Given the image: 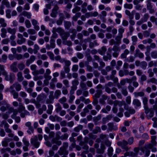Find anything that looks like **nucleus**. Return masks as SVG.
Returning <instances> with one entry per match:
<instances>
[{
	"instance_id": "f257e3e1",
	"label": "nucleus",
	"mask_w": 157,
	"mask_h": 157,
	"mask_svg": "<svg viewBox=\"0 0 157 157\" xmlns=\"http://www.w3.org/2000/svg\"><path fill=\"white\" fill-rule=\"evenodd\" d=\"M3 75L5 76V78L6 80L10 81L11 83L13 82L15 78V75L13 73H10L9 75H8L7 72H5Z\"/></svg>"
},
{
	"instance_id": "f03ea898",
	"label": "nucleus",
	"mask_w": 157,
	"mask_h": 157,
	"mask_svg": "<svg viewBox=\"0 0 157 157\" xmlns=\"http://www.w3.org/2000/svg\"><path fill=\"white\" fill-rule=\"evenodd\" d=\"M117 145L121 147L123 149L125 150V151H128L129 148L127 146L128 143L127 141L124 140L121 141H118L117 143Z\"/></svg>"
},
{
	"instance_id": "7ed1b4c3",
	"label": "nucleus",
	"mask_w": 157,
	"mask_h": 157,
	"mask_svg": "<svg viewBox=\"0 0 157 157\" xmlns=\"http://www.w3.org/2000/svg\"><path fill=\"white\" fill-rule=\"evenodd\" d=\"M30 142L31 144L36 148H38L40 145V143L38 141L37 137L36 136H34L31 139Z\"/></svg>"
},
{
	"instance_id": "20e7f679",
	"label": "nucleus",
	"mask_w": 157,
	"mask_h": 157,
	"mask_svg": "<svg viewBox=\"0 0 157 157\" xmlns=\"http://www.w3.org/2000/svg\"><path fill=\"white\" fill-rule=\"evenodd\" d=\"M145 111V112L147 115V116L148 119H150L152 117L154 114L153 110L152 109L147 108L144 109Z\"/></svg>"
},
{
	"instance_id": "39448f33",
	"label": "nucleus",
	"mask_w": 157,
	"mask_h": 157,
	"mask_svg": "<svg viewBox=\"0 0 157 157\" xmlns=\"http://www.w3.org/2000/svg\"><path fill=\"white\" fill-rule=\"evenodd\" d=\"M59 9V7L56 5L52 9L50 16L52 17H56L57 14V11Z\"/></svg>"
},
{
	"instance_id": "423d86ee",
	"label": "nucleus",
	"mask_w": 157,
	"mask_h": 157,
	"mask_svg": "<svg viewBox=\"0 0 157 157\" xmlns=\"http://www.w3.org/2000/svg\"><path fill=\"white\" fill-rule=\"evenodd\" d=\"M107 125L108 127V130L110 131L116 130L117 129V126L114 125L113 123H109Z\"/></svg>"
},
{
	"instance_id": "0eeeda50",
	"label": "nucleus",
	"mask_w": 157,
	"mask_h": 157,
	"mask_svg": "<svg viewBox=\"0 0 157 157\" xmlns=\"http://www.w3.org/2000/svg\"><path fill=\"white\" fill-rule=\"evenodd\" d=\"M49 119L52 121L54 122L57 121H61L62 118L56 115L54 116L51 115L49 117Z\"/></svg>"
},
{
	"instance_id": "6e6552de",
	"label": "nucleus",
	"mask_w": 157,
	"mask_h": 157,
	"mask_svg": "<svg viewBox=\"0 0 157 157\" xmlns=\"http://www.w3.org/2000/svg\"><path fill=\"white\" fill-rule=\"evenodd\" d=\"M134 56L136 57H138L140 58H143L144 55V54L141 52L138 49H136L135 50V53Z\"/></svg>"
},
{
	"instance_id": "1a4fd4ad",
	"label": "nucleus",
	"mask_w": 157,
	"mask_h": 157,
	"mask_svg": "<svg viewBox=\"0 0 157 157\" xmlns=\"http://www.w3.org/2000/svg\"><path fill=\"white\" fill-rule=\"evenodd\" d=\"M72 86L71 88L72 90H75L77 88V86L79 84V82L77 79H75L71 82Z\"/></svg>"
},
{
	"instance_id": "9d476101",
	"label": "nucleus",
	"mask_w": 157,
	"mask_h": 157,
	"mask_svg": "<svg viewBox=\"0 0 157 157\" xmlns=\"http://www.w3.org/2000/svg\"><path fill=\"white\" fill-rule=\"evenodd\" d=\"M58 154L61 155H67L68 153V151H67L65 149H64L61 147L58 150Z\"/></svg>"
},
{
	"instance_id": "9b49d317",
	"label": "nucleus",
	"mask_w": 157,
	"mask_h": 157,
	"mask_svg": "<svg viewBox=\"0 0 157 157\" xmlns=\"http://www.w3.org/2000/svg\"><path fill=\"white\" fill-rule=\"evenodd\" d=\"M10 87H12L13 89H14V88L15 87L17 91H20L21 88V85L17 82H15Z\"/></svg>"
},
{
	"instance_id": "f8f14e48",
	"label": "nucleus",
	"mask_w": 157,
	"mask_h": 157,
	"mask_svg": "<svg viewBox=\"0 0 157 157\" xmlns=\"http://www.w3.org/2000/svg\"><path fill=\"white\" fill-rule=\"evenodd\" d=\"M10 92L12 94L14 98H17L18 97V94L16 91L13 89L12 87H10L9 88Z\"/></svg>"
},
{
	"instance_id": "ddd939ff",
	"label": "nucleus",
	"mask_w": 157,
	"mask_h": 157,
	"mask_svg": "<svg viewBox=\"0 0 157 157\" xmlns=\"http://www.w3.org/2000/svg\"><path fill=\"white\" fill-rule=\"evenodd\" d=\"M17 62H14L10 66V69L13 72H16L18 71V69L17 67Z\"/></svg>"
},
{
	"instance_id": "4468645a",
	"label": "nucleus",
	"mask_w": 157,
	"mask_h": 157,
	"mask_svg": "<svg viewBox=\"0 0 157 157\" xmlns=\"http://www.w3.org/2000/svg\"><path fill=\"white\" fill-rule=\"evenodd\" d=\"M108 51H109V53H107L106 56H104L103 57L105 61H107L108 59H110L111 58V49L109 48L108 49Z\"/></svg>"
},
{
	"instance_id": "2eb2a0df",
	"label": "nucleus",
	"mask_w": 157,
	"mask_h": 157,
	"mask_svg": "<svg viewBox=\"0 0 157 157\" xmlns=\"http://www.w3.org/2000/svg\"><path fill=\"white\" fill-rule=\"evenodd\" d=\"M1 33L0 35L1 37L2 38H4L6 37L7 35V29H6L4 28H2L1 29Z\"/></svg>"
},
{
	"instance_id": "dca6fc26",
	"label": "nucleus",
	"mask_w": 157,
	"mask_h": 157,
	"mask_svg": "<svg viewBox=\"0 0 157 157\" xmlns=\"http://www.w3.org/2000/svg\"><path fill=\"white\" fill-rule=\"evenodd\" d=\"M153 146H153V145H152V144L151 143H147V144H146L145 145L144 147L141 148V150L143 153H144V149H151L152 148V147Z\"/></svg>"
},
{
	"instance_id": "f3484780",
	"label": "nucleus",
	"mask_w": 157,
	"mask_h": 157,
	"mask_svg": "<svg viewBox=\"0 0 157 157\" xmlns=\"http://www.w3.org/2000/svg\"><path fill=\"white\" fill-rule=\"evenodd\" d=\"M63 40H66L69 36V33L64 31L60 35Z\"/></svg>"
},
{
	"instance_id": "a211bd4d",
	"label": "nucleus",
	"mask_w": 157,
	"mask_h": 157,
	"mask_svg": "<svg viewBox=\"0 0 157 157\" xmlns=\"http://www.w3.org/2000/svg\"><path fill=\"white\" fill-rule=\"evenodd\" d=\"M52 29L53 32H57L60 35L64 31V30L60 27L57 28L54 27L52 28Z\"/></svg>"
},
{
	"instance_id": "6ab92c4d",
	"label": "nucleus",
	"mask_w": 157,
	"mask_h": 157,
	"mask_svg": "<svg viewBox=\"0 0 157 157\" xmlns=\"http://www.w3.org/2000/svg\"><path fill=\"white\" fill-rule=\"evenodd\" d=\"M21 15L23 16L26 17L27 18L30 19L32 16L31 13L29 12H28L26 11H23L21 13Z\"/></svg>"
},
{
	"instance_id": "aec40b11",
	"label": "nucleus",
	"mask_w": 157,
	"mask_h": 157,
	"mask_svg": "<svg viewBox=\"0 0 157 157\" xmlns=\"http://www.w3.org/2000/svg\"><path fill=\"white\" fill-rule=\"evenodd\" d=\"M7 30L8 32L11 34H15L17 31L15 28L12 29L10 27L7 28Z\"/></svg>"
},
{
	"instance_id": "412c9836",
	"label": "nucleus",
	"mask_w": 157,
	"mask_h": 157,
	"mask_svg": "<svg viewBox=\"0 0 157 157\" xmlns=\"http://www.w3.org/2000/svg\"><path fill=\"white\" fill-rule=\"evenodd\" d=\"M79 85L81 89L82 90H86L88 89L86 83L83 81L80 82Z\"/></svg>"
},
{
	"instance_id": "4be33fe9",
	"label": "nucleus",
	"mask_w": 157,
	"mask_h": 157,
	"mask_svg": "<svg viewBox=\"0 0 157 157\" xmlns=\"http://www.w3.org/2000/svg\"><path fill=\"white\" fill-rule=\"evenodd\" d=\"M123 36H120L119 35H118L115 38V39L116 40V44L119 45L121 43V39L122 38Z\"/></svg>"
},
{
	"instance_id": "5701e85b",
	"label": "nucleus",
	"mask_w": 157,
	"mask_h": 157,
	"mask_svg": "<svg viewBox=\"0 0 157 157\" xmlns=\"http://www.w3.org/2000/svg\"><path fill=\"white\" fill-rule=\"evenodd\" d=\"M59 139H57L56 137L53 138L52 140V142L53 144H56L58 146H60L62 144L61 141L58 140Z\"/></svg>"
},
{
	"instance_id": "b1692460",
	"label": "nucleus",
	"mask_w": 157,
	"mask_h": 157,
	"mask_svg": "<svg viewBox=\"0 0 157 157\" xmlns=\"http://www.w3.org/2000/svg\"><path fill=\"white\" fill-rule=\"evenodd\" d=\"M129 53V51L127 49H125L121 55V57L122 58L124 59L126 58L127 57V55Z\"/></svg>"
},
{
	"instance_id": "393cba45",
	"label": "nucleus",
	"mask_w": 157,
	"mask_h": 157,
	"mask_svg": "<svg viewBox=\"0 0 157 157\" xmlns=\"http://www.w3.org/2000/svg\"><path fill=\"white\" fill-rule=\"evenodd\" d=\"M55 111L57 113L59 112L62 109L61 106L59 103H58L55 105Z\"/></svg>"
},
{
	"instance_id": "a878e982",
	"label": "nucleus",
	"mask_w": 157,
	"mask_h": 157,
	"mask_svg": "<svg viewBox=\"0 0 157 157\" xmlns=\"http://www.w3.org/2000/svg\"><path fill=\"white\" fill-rule=\"evenodd\" d=\"M17 80L19 82H21L23 79L24 78L22 75V73L21 72H19L17 74Z\"/></svg>"
},
{
	"instance_id": "bb28decb",
	"label": "nucleus",
	"mask_w": 157,
	"mask_h": 157,
	"mask_svg": "<svg viewBox=\"0 0 157 157\" xmlns=\"http://www.w3.org/2000/svg\"><path fill=\"white\" fill-rule=\"evenodd\" d=\"M0 24L1 27L4 28L7 26V24L5 22V19L3 18H0Z\"/></svg>"
},
{
	"instance_id": "cd10ccee",
	"label": "nucleus",
	"mask_w": 157,
	"mask_h": 157,
	"mask_svg": "<svg viewBox=\"0 0 157 157\" xmlns=\"http://www.w3.org/2000/svg\"><path fill=\"white\" fill-rule=\"evenodd\" d=\"M64 19V17L62 14H61L59 19L56 21V23L58 25H61L63 22Z\"/></svg>"
},
{
	"instance_id": "c85d7f7f",
	"label": "nucleus",
	"mask_w": 157,
	"mask_h": 157,
	"mask_svg": "<svg viewBox=\"0 0 157 157\" xmlns=\"http://www.w3.org/2000/svg\"><path fill=\"white\" fill-rule=\"evenodd\" d=\"M147 2V7L148 10H151V9L152 8V6L151 4L150 0H147L146 1Z\"/></svg>"
},
{
	"instance_id": "c756f323",
	"label": "nucleus",
	"mask_w": 157,
	"mask_h": 157,
	"mask_svg": "<svg viewBox=\"0 0 157 157\" xmlns=\"http://www.w3.org/2000/svg\"><path fill=\"white\" fill-rule=\"evenodd\" d=\"M135 97L136 98L138 96L142 97L144 95V93L143 92H135L134 93Z\"/></svg>"
},
{
	"instance_id": "7c9ffc66",
	"label": "nucleus",
	"mask_w": 157,
	"mask_h": 157,
	"mask_svg": "<svg viewBox=\"0 0 157 157\" xmlns=\"http://www.w3.org/2000/svg\"><path fill=\"white\" fill-rule=\"evenodd\" d=\"M20 113V116L22 118L25 117L26 115H29L30 114L29 112L26 110H25L24 113L21 112Z\"/></svg>"
},
{
	"instance_id": "2f4dec72",
	"label": "nucleus",
	"mask_w": 157,
	"mask_h": 157,
	"mask_svg": "<svg viewBox=\"0 0 157 157\" xmlns=\"http://www.w3.org/2000/svg\"><path fill=\"white\" fill-rule=\"evenodd\" d=\"M148 100L147 98L144 97L143 98V102L144 104V109L147 108L148 107L147 105Z\"/></svg>"
},
{
	"instance_id": "473e14b6",
	"label": "nucleus",
	"mask_w": 157,
	"mask_h": 157,
	"mask_svg": "<svg viewBox=\"0 0 157 157\" xmlns=\"http://www.w3.org/2000/svg\"><path fill=\"white\" fill-rule=\"evenodd\" d=\"M47 54L51 60H54V55L52 52L50 51L48 52H47Z\"/></svg>"
},
{
	"instance_id": "72a5a7b5",
	"label": "nucleus",
	"mask_w": 157,
	"mask_h": 157,
	"mask_svg": "<svg viewBox=\"0 0 157 157\" xmlns=\"http://www.w3.org/2000/svg\"><path fill=\"white\" fill-rule=\"evenodd\" d=\"M151 57L154 59L157 58V51L154 50L152 51L151 53Z\"/></svg>"
},
{
	"instance_id": "f704fd0d",
	"label": "nucleus",
	"mask_w": 157,
	"mask_h": 157,
	"mask_svg": "<svg viewBox=\"0 0 157 157\" xmlns=\"http://www.w3.org/2000/svg\"><path fill=\"white\" fill-rule=\"evenodd\" d=\"M61 94V92L59 90H56L54 93L55 98L56 99L58 98Z\"/></svg>"
},
{
	"instance_id": "c9c22d12",
	"label": "nucleus",
	"mask_w": 157,
	"mask_h": 157,
	"mask_svg": "<svg viewBox=\"0 0 157 157\" xmlns=\"http://www.w3.org/2000/svg\"><path fill=\"white\" fill-rule=\"evenodd\" d=\"M149 17V16L147 13L145 14L141 18V20L144 22L147 21Z\"/></svg>"
},
{
	"instance_id": "e433bc0d",
	"label": "nucleus",
	"mask_w": 157,
	"mask_h": 157,
	"mask_svg": "<svg viewBox=\"0 0 157 157\" xmlns=\"http://www.w3.org/2000/svg\"><path fill=\"white\" fill-rule=\"evenodd\" d=\"M48 108L47 112L48 114H50L52 113L53 106L52 105L49 104L48 105Z\"/></svg>"
},
{
	"instance_id": "4c0bfd02",
	"label": "nucleus",
	"mask_w": 157,
	"mask_h": 157,
	"mask_svg": "<svg viewBox=\"0 0 157 157\" xmlns=\"http://www.w3.org/2000/svg\"><path fill=\"white\" fill-rule=\"evenodd\" d=\"M49 155H48V152H46L45 153V156L46 157H51L54 154V152L53 150H50L49 151Z\"/></svg>"
},
{
	"instance_id": "58836bf2",
	"label": "nucleus",
	"mask_w": 157,
	"mask_h": 157,
	"mask_svg": "<svg viewBox=\"0 0 157 157\" xmlns=\"http://www.w3.org/2000/svg\"><path fill=\"white\" fill-rule=\"evenodd\" d=\"M147 66V63L144 61H142L140 63V66L144 69H145L146 68Z\"/></svg>"
},
{
	"instance_id": "ea45409f",
	"label": "nucleus",
	"mask_w": 157,
	"mask_h": 157,
	"mask_svg": "<svg viewBox=\"0 0 157 157\" xmlns=\"http://www.w3.org/2000/svg\"><path fill=\"white\" fill-rule=\"evenodd\" d=\"M64 59V58H62L59 55L57 56L54 58V59H55L56 61H59L61 63H63V61Z\"/></svg>"
},
{
	"instance_id": "a19ab883",
	"label": "nucleus",
	"mask_w": 157,
	"mask_h": 157,
	"mask_svg": "<svg viewBox=\"0 0 157 157\" xmlns=\"http://www.w3.org/2000/svg\"><path fill=\"white\" fill-rule=\"evenodd\" d=\"M133 104L137 106H140L141 105V103L140 101L137 99H134L132 102Z\"/></svg>"
},
{
	"instance_id": "79ce46f5",
	"label": "nucleus",
	"mask_w": 157,
	"mask_h": 157,
	"mask_svg": "<svg viewBox=\"0 0 157 157\" xmlns=\"http://www.w3.org/2000/svg\"><path fill=\"white\" fill-rule=\"evenodd\" d=\"M124 109L123 108L121 107L119 109V112L117 114V115L120 117H122L123 116V113Z\"/></svg>"
},
{
	"instance_id": "37998d69",
	"label": "nucleus",
	"mask_w": 157,
	"mask_h": 157,
	"mask_svg": "<svg viewBox=\"0 0 157 157\" xmlns=\"http://www.w3.org/2000/svg\"><path fill=\"white\" fill-rule=\"evenodd\" d=\"M9 139L8 138H5L4 139V140L2 142V145L4 147H6L8 146V141L9 140Z\"/></svg>"
},
{
	"instance_id": "c03bdc74",
	"label": "nucleus",
	"mask_w": 157,
	"mask_h": 157,
	"mask_svg": "<svg viewBox=\"0 0 157 157\" xmlns=\"http://www.w3.org/2000/svg\"><path fill=\"white\" fill-rule=\"evenodd\" d=\"M25 107L23 105L22 103H20L19 105V107L18 109V110L19 111V112L20 113L22 111H25Z\"/></svg>"
},
{
	"instance_id": "a18cd8bd",
	"label": "nucleus",
	"mask_w": 157,
	"mask_h": 157,
	"mask_svg": "<svg viewBox=\"0 0 157 157\" xmlns=\"http://www.w3.org/2000/svg\"><path fill=\"white\" fill-rule=\"evenodd\" d=\"M38 57L39 58H40L42 59L43 60H45L48 58V57L47 55L45 54H42L40 55V54H38Z\"/></svg>"
},
{
	"instance_id": "49530a36",
	"label": "nucleus",
	"mask_w": 157,
	"mask_h": 157,
	"mask_svg": "<svg viewBox=\"0 0 157 157\" xmlns=\"http://www.w3.org/2000/svg\"><path fill=\"white\" fill-rule=\"evenodd\" d=\"M25 41L26 39L25 38L20 39L17 40V43L18 44L21 45L25 43Z\"/></svg>"
},
{
	"instance_id": "de8ad7c7",
	"label": "nucleus",
	"mask_w": 157,
	"mask_h": 157,
	"mask_svg": "<svg viewBox=\"0 0 157 157\" xmlns=\"http://www.w3.org/2000/svg\"><path fill=\"white\" fill-rule=\"evenodd\" d=\"M55 40L53 39H51L50 40V45L52 47V48H54L56 47V44H55Z\"/></svg>"
},
{
	"instance_id": "09e8293b",
	"label": "nucleus",
	"mask_w": 157,
	"mask_h": 157,
	"mask_svg": "<svg viewBox=\"0 0 157 157\" xmlns=\"http://www.w3.org/2000/svg\"><path fill=\"white\" fill-rule=\"evenodd\" d=\"M125 9H131L133 8V5L131 4L125 3L124 5Z\"/></svg>"
},
{
	"instance_id": "8fccbe9b",
	"label": "nucleus",
	"mask_w": 157,
	"mask_h": 157,
	"mask_svg": "<svg viewBox=\"0 0 157 157\" xmlns=\"http://www.w3.org/2000/svg\"><path fill=\"white\" fill-rule=\"evenodd\" d=\"M83 126L81 125H79L77 127H75L74 129V131L77 132H78L82 128Z\"/></svg>"
},
{
	"instance_id": "3c124183",
	"label": "nucleus",
	"mask_w": 157,
	"mask_h": 157,
	"mask_svg": "<svg viewBox=\"0 0 157 157\" xmlns=\"http://www.w3.org/2000/svg\"><path fill=\"white\" fill-rule=\"evenodd\" d=\"M22 141L25 146H29L30 144L29 142L25 137L23 138Z\"/></svg>"
},
{
	"instance_id": "603ef678",
	"label": "nucleus",
	"mask_w": 157,
	"mask_h": 157,
	"mask_svg": "<svg viewBox=\"0 0 157 157\" xmlns=\"http://www.w3.org/2000/svg\"><path fill=\"white\" fill-rule=\"evenodd\" d=\"M64 62V63L65 64L64 66H67V67H69L71 64V61L69 60L66 59L65 58H64L63 61V63Z\"/></svg>"
},
{
	"instance_id": "864d4df0",
	"label": "nucleus",
	"mask_w": 157,
	"mask_h": 157,
	"mask_svg": "<svg viewBox=\"0 0 157 157\" xmlns=\"http://www.w3.org/2000/svg\"><path fill=\"white\" fill-rule=\"evenodd\" d=\"M18 67L19 70L22 71L25 68V64L22 63H19L17 65Z\"/></svg>"
},
{
	"instance_id": "5fc2aeb1",
	"label": "nucleus",
	"mask_w": 157,
	"mask_h": 157,
	"mask_svg": "<svg viewBox=\"0 0 157 157\" xmlns=\"http://www.w3.org/2000/svg\"><path fill=\"white\" fill-rule=\"evenodd\" d=\"M132 44L133 45H135L136 42L137 41L138 38L136 36H132Z\"/></svg>"
},
{
	"instance_id": "6e6d98bb",
	"label": "nucleus",
	"mask_w": 157,
	"mask_h": 157,
	"mask_svg": "<svg viewBox=\"0 0 157 157\" xmlns=\"http://www.w3.org/2000/svg\"><path fill=\"white\" fill-rule=\"evenodd\" d=\"M113 149L112 147H109L108 149V155L110 156L111 157L113 155Z\"/></svg>"
},
{
	"instance_id": "4d7b16f0",
	"label": "nucleus",
	"mask_w": 157,
	"mask_h": 157,
	"mask_svg": "<svg viewBox=\"0 0 157 157\" xmlns=\"http://www.w3.org/2000/svg\"><path fill=\"white\" fill-rule=\"evenodd\" d=\"M66 98L65 97H63L59 100V101L62 104H63L67 101Z\"/></svg>"
},
{
	"instance_id": "13d9d810",
	"label": "nucleus",
	"mask_w": 157,
	"mask_h": 157,
	"mask_svg": "<svg viewBox=\"0 0 157 157\" xmlns=\"http://www.w3.org/2000/svg\"><path fill=\"white\" fill-rule=\"evenodd\" d=\"M150 20L152 22H155V24L157 25V17L155 18L154 16H152L150 17Z\"/></svg>"
},
{
	"instance_id": "bf43d9fd",
	"label": "nucleus",
	"mask_w": 157,
	"mask_h": 157,
	"mask_svg": "<svg viewBox=\"0 0 157 157\" xmlns=\"http://www.w3.org/2000/svg\"><path fill=\"white\" fill-rule=\"evenodd\" d=\"M25 24L27 28H29L31 26V25L30 21L28 20H26L25 21Z\"/></svg>"
},
{
	"instance_id": "052dcab7",
	"label": "nucleus",
	"mask_w": 157,
	"mask_h": 157,
	"mask_svg": "<svg viewBox=\"0 0 157 157\" xmlns=\"http://www.w3.org/2000/svg\"><path fill=\"white\" fill-rule=\"evenodd\" d=\"M28 33L31 35L35 34L36 33L35 30L33 29H29L27 30Z\"/></svg>"
},
{
	"instance_id": "680f3d73",
	"label": "nucleus",
	"mask_w": 157,
	"mask_h": 157,
	"mask_svg": "<svg viewBox=\"0 0 157 157\" xmlns=\"http://www.w3.org/2000/svg\"><path fill=\"white\" fill-rule=\"evenodd\" d=\"M39 49V47L36 44H35L34 45V48L33 49L34 53L35 54H36L37 53Z\"/></svg>"
},
{
	"instance_id": "e2e57ef3",
	"label": "nucleus",
	"mask_w": 157,
	"mask_h": 157,
	"mask_svg": "<svg viewBox=\"0 0 157 157\" xmlns=\"http://www.w3.org/2000/svg\"><path fill=\"white\" fill-rule=\"evenodd\" d=\"M101 117V115H99L96 117H95L93 118V121L94 122H96L100 120Z\"/></svg>"
},
{
	"instance_id": "0e129e2a",
	"label": "nucleus",
	"mask_w": 157,
	"mask_h": 157,
	"mask_svg": "<svg viewBox=\"0 0 157 157\" xmlns=\"http://www.w3.org/2000/svg\"><path fill=\"white\" fill-rule=\"evenodd\" d=\"M78 68V65L75 64L73 65L71 70L73 72L77 71Z\"/></svg>"
},
{
	"instance_id": "69168bd1",
	"label": "nucleus",
	"mask_w": 157,
	"mask_h": 157,
	"mask_svg": "<svg viewBox=\"0 0 157 157\" xmlns=\"http://www.w3.org/2000/svg\"><path fill=\"white\" fill-rule=\"evenodd\" d=\"M97 93L93 97V98H96L97 99L100 97V94L101 93V90H97Z\"/></svg>"
},
{
	"instance_id": "338daca9",
	"label": "nucleus",
	"mask_w": 157,
	"mask_h": 157,
	"mask_svg": "<svg viewBox=\"0 0 157 157\" xmlns=\"http://www.w3.org/2000/svg\"><path fill=\"white\" fill-rule=\"evenodd\" d=\"M101 130L100 128L98 126H97L93 130V132L94 134H96L98 132H101Z\"/></svg>"
},
{
	"instance_id": "774afa93",
	"label": "nucleus",
	"mask_w": 157,
	"mask_h": 157,
	"mask_svg": "<svg viewBox=\"0 0 157 157\" xmlns=\"http://www.w3.org/2000/svg\"><path fill=\"white\" fill-rule=\"evenodd\" d=\"M124 29L122 27L120 28L118 30V35H119L123 36V33H124Z\"/></svg>"
}]
</instances>
